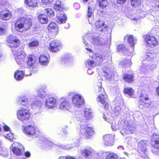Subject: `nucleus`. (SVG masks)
I'll return each mask as SVG.
<instances>
[{
	"instance_id": "obj_1",
	"label": "nucleus",
	"mask_w": 159,
	"mask_h": 159,
	"mask_svg": "<svg viewBox=\"0 0 159 159\" xmlns=\"http://www.w3.org/2000/svg\"><path fill=\"white\" fill-rule=\"evenodd\" d=\"M31 93H26L24 95L18 98L17 103L18 105L25 106L30 105L32 109L36 113H40L44 110L52 109L57 105V99L52 97L47 98L44 102V105L39 100H34V97Z\"/></svg>"
},
{
	"instance_id": "obj_2",
	"label": "nucleus",
	"mask_w": 159,
	"mask_h": 159,
	"mask_svg": "<svg viewBox=\"0 0 159 159\" xmlns=\"http://www.w3.org/2000/svg\"><path fill=\"white\" fill-rule=\"evenodd\" d=\"M92 57L95 60L96 62L91 59L86 61L85 62V66L86 69H93L102 62L108 61L109 60V58H110L109 54L108 53L102 55L99 53H94Z\"/></svg>"
},
{
	"instance_id": "obj_3",
	"label": "nucleus",
	"mask_w": 159,
	"mask_h": 159,
	"mask_svg": "<svg viewBox=\"0 0 159 159\" xmlns=\"http://www.w3.org/2000/svg\"><path fill=\"white\" fill-rule=\"evenodd\" d=\"M32 25L31 19L29 17H21L15 23V27L17 31L23 32L28 30Z\"/></svg>"
},
{
	"instance_id": "obj_4",
	"label": "nucleus",
	"mask_w": 159,
	"mask_h": 159,
	"mask_svg": "<svg viewBox=\"0 0 159 159\" xmlns=\"http://www.w3.org/2000/svg\"><path fill=\"white\" fill-rule=\"evenodd\" d=\"M17 116L20 121L24 123L27 122L30 117L29 111L24 107L20 108L17 110Z\"/></svg>"
},
{
	"instance_id": "obj_5",
	"label": "nucleus",
	"mask_w": 159,
	"mask_h": 159,
	"mask_svg": "<svg viewBox=\"0 0 159 159\" xmlns=\"http://www.w3.org/2000/svg\"><path fill=\"white\" fill-rule=\"evenodd\" d=\"M16 63L19 65L26 64V55L24 52V49L20 48L14 54Z\"/></svg>"
},
{
	"instance_id": "obj_6",
	"label": "nucleus",
	"mask_w": 159,
	"mask_h": 159,
	"mask_svg": "<svg viewBox=\"0 0 159 159\" xmlns=\"http://www.w3.org/2000/svg\"><path fill=\"white\" fill-rule=\"evenodd\" d=\"M80 128L79 133L87 139L91 138L95 134V132L93 127H88L86 125H81Z\"/></svg>"
},
{
	"instance_id": "obj_7",
	"label": "nucleus",
	"mask_w": 159,
	"mask_h": 159,
	"mask_svg": "<svg viewBox=\"0 0 159 159\" xmlns=\"http://www.w3.org/2000/svg\"><path fill=\"white\" fill-rule=\"evenodd\" d=\"M23 132L30 136L37 137L40 134L39 130L32 125H28L24 128Z\"/></svg>"
},
{
	"instance_id": "obj_8",
	"label": "nucleus",
	"mask_w": 159,
	"mask_h": 159,
	"mask_svg": "<svg viewBox=\"0 0 159 159\" xmlns=\"http://www.w3.org/2000/svg\"><path fill=\"white\" fill-rule=\"evenodd\" d=\"M151 140L154 146L152 152L154 154L159 156V135L153 134L152 136Z\"/></svg>"
},
{
	"instance_id": "obj_9",
	"label": "nucleus",
	"mask_w": 159,
	"mask_h": 159,
	"mask_svg": "<svg viewBox=\"0 0 159 159\" xmlns=\"http://www.w3.org/2000/svg\"><path fill=\"white\" fill-rule=\"evenodd\" d=\"M71 101L73 105L77 108L82 107L84 103L83 97L79 94L74 95L72 98Z\"/></svg>"
},
{
	"instance_id": "obj_10",
	"label": "nucleus",
	"mask_w": 159,
	"mask_h": 159,
	"mask_svg": "<svg viewBox=\"0 0 159 159\" xmlns=\"http://www.w3.org/2000/svg\"><path fill=\"white\" fill-rule=\"evenodd\" d=\"M95 25L96 29L99 31L101 34L107 33L108 27L107 25L105 24L103 21L99 20L96 22Z\"/></svg>"
},
{
	"instance_id": "obj_11",
	"label": "nucleus",
	"mask_w": 159,
	"mask_h": 159,
	"mask_svg": "<svg viewBox=\"0 0 159 159\" xmlns=\"http://www.w3.org/2000/svg\"><path fill=\"white\" fill-rule=\"evenodd\" d=\"M12 151L17 156L21 155L24 150L22 145L18 142L14 143L11 147Z\"/></svg>"
},
{
	"instance_id": "obj_12",
	"label": "nucleus",
	"mask_w": 159,
	"mask_h": 159,
	"mask_svg": "<svg viewBox=\"0 0 159 159\" xmlns=\"http://www.w3.org/2000/svg\"><path fill=\"white\" fill-rule=\"evenodd\" d=\"M7 44L11 47H16L20 45V41L15 36L11 35L7 40Z\"/></svg>"
},
{
	"instance_id": "obj_13",
	"label": "nucleus",
	"mask_w": 159,
	"mask_h": 159,
	"mask_svg": "<svg viewBox=\"0 0 159 159\" xmlns=\"http://www.w3.org/2000/svg\"><path fill=\"white\" fill-rule=\"evenodd\" d=\"M61 48V43L59 40L52 41L50 44L49 50L53 52H56L59 51Z\"/></svg>"
},
{
	"instance_id": "obj_14",
	"label": "nucleus",
	"mask_w": 159,
	"mask_h": 159,
	"mask_svg": "<svg viewBox=\"0 0 159 159\" xmlns=\"http://www.w3.org/2000/svg\"><path fill=\"white\" fill-rule=\"evenodd\" d=\"M145 41L147 45L151 47L156 46L158 44L157 39L152 36H146L145 38Z\"/></svg>"
},
{
	"instance_id": "obj_15",
	"label": "nucleus",
	"mask_w": 159,
	"mask_h": 159,
	"mask_svg": "<svg viewBox=\"0 0 159 159\" xmlns=\"http://www.w3.org/2000/svg\"><path fill=\"white\" fill-rule=\"evenodd\" d=\"M107 99V96L105 93L100 94L97 98V100L98 102L104 105V108L105 109L108 108Z\"/></svg>"
},
{
	"instance_id": "obj_16",
	"label": "nucleus",
	"mask_w": 159,
	"mask_h": 159,
	"mask_svg": "<svg viewBox=\"0 0 159 159\" xmlns=\"http://www.w3.org/2000/svg\"><path fill=\"white\" fill-rule=\"evenodd\" d=\"M114 135L111 134H107L103 137L104 144L107 146H111L114 144Z\"/></svg>"
},
{
	"instance_id": "obj_17",
	"label": "nucleus",
	"mask_w": 159,
	"mask_h": 159,
	"mask_svg": "<svg viewBox=\"0 0 159 159\" xmlns=\"http://www.w3.org/2000/svg\"><path fill=\"white\" fill-rule=\"evenodd\" d=\"M62 101L61 102L59 108L61 110L69 111L71 105L69 101L65 98H61Z\"/></svg>"
},
{
	"instance_id": "obj_18",
	"label": "nucleus",
	"mask_w": 159,
	"mask_h": 159,
	"mask_svg": "<svg viewBox=\"0 0 159 159\" xmlns=\"http://www.w3.org/2000/svg\"><path fill=\"white\" fill-rule=\"evenodd\" d=\"M12 16L11 12L8 10H4L0 11V19L7 20L10 19Z\"/></svg>"
},
{
	"instance_id": "obj_19",
	"label": "nucleus",
	"mask_w": 159,
	"mask_h": 159,
	"mask_svg": "<svg viewBox=\"0 0 159 159\" xmlns=\"http://www.w3.org/2000/svg\"><path fill=\"white\" fill-rule=\"evenodd\" d=\"M93 43L94 45L99 46H102L108 44L103 38L99 37H93Z\"/></svg>"
},
{
	"instance_id": "obj_20",
	"label": "nucleus",
	"mask_w": 159,
	"mask_h": 159,
	"mask_svg": "<svg viewBox=\"0 0 159 159\" xmlns=\"http://www.w3.org/2000/svg\"><path fill=\"white\" fill-rule=\"evenodd\" d=\"M67 17L63 12H60L59 14H57L56 21L57 23L59 24L65 23Z\"/></svg>"
},
{
	"instance_id": "obj_21",
	"label": "nucleus",
	"mask_w": 159,
	"mask_h": 159,
	"mask_svg": "<svg viewBox=\"0 0 159 159\" xmlns=\"http://www.w3.org/2000/svg\"><path fill=\"white\" fill-rule=\"evenodd\" d=\"M148 98L145 97L143 95L140 96V101L139 103V107L142 108L143 107H149L150 105V103L146 102L144 101H148Z\"/></svg>"
},
{
	"instance_id": "obj_22",
	"label": "nucleus",
	"mask_w": 159,
	"mask_h": 159,
	"mask_svg": "<svg viewBox=\"0 0 159 159\" xmlns=\"http://www.w3.org/2000/svg\"><path fill=\"white\" fill-rule=\"evenodd\" d=\"M147 141L145 140H141L138 143V148L139 150L142 152L144 154L146 153Z\"/></svg>"
},
{
	"instance_id": "obj_23",
	"label": "nucleus",
	"mask_w": 159,
	"mask_h": 159,
	"mask_svg": "<svg viewBox=\"0 0 159 159\" xmlns=\"http://www.w3.org/2000/svg\"><path fill=\"white\" fill-rule=\"evenodd\" d=\"M24 75L28 76L30 75L31 74H27L25 71L23 72V71L17 70L15 72L14 77L17 80H20L23 79Z\"/></svg>"
},
{
	"instance_id": "obj_24",
	"label": "nucleus",
	"mask_w": 159,
	"mask_h": 159,
	"mask_svg": "<svg viewBox=\"0 0 159 159\" xmlns=\"http://www.w3.org/2000/svg\"><path fill=\"white\" fill-rule=\"evenodd\" d=\"M153 56L151 53H148L146 54L143 58V66L147 65L148 63L149 64V62H152Z\"/></svg>"
},
{
	"instance_id": "obj_25",
	"label": "nucleus",
	"mask_w": 159,
	"mask_h": 159,
	"mask_svg": "<svg viewBox=\"0 0 159 159\" xmlns=\"http://www.w3.org/2000/svg\"><path fill=\"white\" fill-rule=\"evenodd\" d=\"M125 41H127L131 46L134 47L136 42V40L133 37V35H127L124 38Z\"/></svg>"
},
{
	"instance_id": "obj_26",
	"label": "nucleus",
	"mask_w": 159,
	"mask_h": 159,
	"mask_svg": "<svg viewBox=\"0 0 159 159\" xmlns=\"http://www.w3.org/2000/svg\"><path fill=\"white\" fill-rule=\"evenodd\" d=\"M48 30L49 32H54L55 31L56 34H57L58 31V29L57 25L54 22L51 23L48 27Z\"/></svg>"
},
{
	"instance_id": "obj_27",
	"label": "nucleus",
	"mask_w": 159,
	"mask_h": 159,
	"mask_svg": "<svg viewBox=\"0 0 159 159\" xmlns=\"http://www.w3.org/2000/svg\"><path fill=\"white\" fill-rule=\"evenodd\" d=\"M84 115L85 121L90 120L93 117V113L90 109H86L84 111Z\"/></svg>"
},
{
	"instance_id": "obj_28",
	"label": "nucleus",
	"mask_w": 159,
	"mask_h": 159,
	"mask_svg": "<svg viewBox=\"0 0 159 159\" xmlns=\"http://www.w3.org/2000/svg\"><path fill=\"white\" fill-rule=\"evenodd\" d=\"M54 7L56 11L57 14H59L60 12H63V7L61 5L60 1H57L56 2Z\"/></svg>"
},
{
	"instance_id": "obj_29",
	"label": "nucleus",
	"mask_w": 159,
	"mask_h": 159,
	"mask_svg": "<svg viewBox=\"0 0 159 159\" xmlns=\"http://www.w3.org/2000/svg\"><path fill=\"white\" fill-rule=\"evenodd\" d=\"M39 62L41 65L47 66L48 63V58L44 55H41L39 57Z\"/></svg>"
},
{
	"instance_id": "obj_30",
	"label": "nucleus",
	"mask_w": 159,
	"mask_h": 159,
	"mask_svg": "<svg viewBox=\"0 0 159 159\" xmlns=\"http://www.w3.org/2000/svg\"><path fill=\"white\" fill-rule=\"evenodd\" d=\"M149 64L148 63L147 65H143L141 66V70L142 71H143L145 70V68L147 69H149L151 70H152L155 68L156 66V65L155 64H153L152 63V62H149Z\"/></svg>"
},
{
	"instance_id": "obj_31",
	"label": "nucleus",
	"mask_w": 159,
	"mask_h": 159,
	"mask_svg": "<svg viewBox=\"0 0 159 159\" xmlns=\"http://www.w3.org/2000/svg\"><path fill=\"white\" fill-rule=\"evenodd\" d=\"M39 21L42 24H46L48 22V19L47 15L45 14H41L38 16Z\"/></svg>"
},
{
	"instance_id": "obj_32",
	"label": "nucleus",
	"mask_w": 159,
	"mask_h": 159,
	"mask_svg": "<svg viewBox=\"0 0 159 159\" xmlns=\"http://www.w3.org/2000/svg\"><path fill=\"white\" fill-rule=\"evenodd\" d=\"M36 60V58L34 55H30L28 58V61L27 62V64L31 66L35 64Z\"/></svg>"
},
{
	"instance_id": "obj_33",
	"label": "nucleus",
	"mask_w": 159,
	"mask_h": 159,
	"mask_svg": "<svg viewBox=\"0 0 159 159\" xmlns=\"http://www.w3.org/2000/svg\"><path fill=\"white\" fill-rule=\"evenodd\" d=\"M25 2L27 6L33 7H36L37 5L36 0H25Z\"/></svg>"
},
{
	"instance_id": "obj_34",
	"label": "nucleus",
	"mask_w": 159,
	"mask_h": 159,
	"mask_svg": "<svg viewBox=\"0 0 159 159\" xmlns=\"http://www.w3.org/2000/svg\"><path fill=\"white\" fill-rule=\"evenodd\" d=\"M92 151L93 150L91 148L81 150V153L82 156L87 157L91 154Z\"/></svg>"
},
{
	"instance_id": "obj_35",
	"label": "nucleus",
	"mask_w": 159,
	"mask_h": 159,
	"mask_svg": "<svg viewBox=\"0 0 159 159\" xmlns=\"http://www.w3.org/2000/svg\"><path fill=\"white\" fill-rule=\"evenodd\" d=\"M123 78L125 81L128 83H131L134 81V77L132 75L125 74L124 75Z\"/></svg>"
},
{
	"instance_id": "obj_36",
	"label": "nucleus",
	"mask_w": 159,
	"mask_h": 159,
	"mask_svg": "<svg viewBox=\"0 0 159 159\" xmlns=\"http://www.w3.org/2000/svg\"><path fill=\"white\" fill-rule=\"evenodd\" d=\"M124 92L127 96L131 97L134 94V90L131 88L127 87L124 89Z\"/></svg>"
},
{
	"instance_id": "obj_37",
	"label": "nucleus",
	"mask_w": 159,
	"mask_h": 159,
	"mask_svg": "<svg viewBox=\"0 0 159 159\" xmlns=\"http://www.w3.org/2000/svg\"><path fill=\"white\" fill-rule=\"evenodd\" d=\"M103 75L108 79H111L113 75V72L111 71L109 69H107L106 71L103 70Z\"/></svg>"
},
{
	"instance_id": "obj_38",
	"label": "nucleus",
	"mask_w": 159,
	"mask_h": 159,
	"mask_svg": "<svg viewBox=\"0 0 159 159\" xmlns=\"http://www.w3.org/2000/svg\"><path fill=\"white\" fill-rule=\"evenodd\" d=\"M87 17L88 18V20L89 23L90 24H92L93 23V19L91 17L92 15V9L90 6L88 7V10L87 11Z\"/></svg>"
},
{
	"instance_id": "obj_39",
	"label": "nucleus",
	"mask_w": 159,
	"mask_h": 159,
	"mask_svg": "<svg viewBox=\"0 0 159 159\" xmlns=\"http://www.w3.org/2000/svg\"><path fill=\"white\" fill-rule=\"evenodd\" d=\"M8 153L7 149L1 146V143L0 142V155L4 157H7Z\"/></svg>"
},
{
	"instance_id": "obj_40",
	"label": "nucleus",
	"mask_w": 159,
	"mask_h": 159,
	"mask_svg": "<svg viewBox=\"0 0 159 159\" xmlns=\"http://www.w3.org/2000/svg\"><path fill=\"white\" fill-rule=\"evenodd\" d=\"M38 95L40 98H43L46 96V94L45 91L44 89H40L37 92Z\"/></svg>"
},
{
	"instance_id": "obj_41",
	"label": "nucleus",
	"mask_w": 159,
	"mask_h": 159,
	"mask_svg": "<svg viewBox=\"0 0 159 159\" xmlns=\"http://www.w3.org/2000/svg\"><path fill=\"white\" fill-rule=\"evenodd\" d=\"M131 4L135 7H138L141 3V0H131Z\"/></svg>"
},
{
	"instance_id": "obj_42",
	"label": "nucleus",
	"mask_w": 159,
	"mask_h": 159,
	"mask_svg": "<svg viewBox=\"0 0 159 159\" xmlns=\"http://www.w3.org/2000/svg\"><path fill=\"white\" fill-rule=\"evenodd\" d=\"M43 11L44 13H46L50 17H52L54 16V12L50 8L44 9Z\"/></svg>"
},
{
	"instance_id": "obj_43",
	"label": "nucleus",
	"mask_w": 159,
	"mask_h": 159,
	"mask_svg": "<svg viewBox=\"0 0 159 159\" xmlns=\"http://www.w3.org/2000/svg\"><path fill=\"white\" fill-rule=\"evenodd\" d=\"M91 37V34L89 33H87L85 34L83 37V42L86 45H87L88 43L86 41L88 40Z\"/></svg>"
},
{
	"instance_id": "obj_44",
	"label": "nucleus",
	"mask_w": 159,
	"mask_h": 159,
	"mask_svg": "<svg viewBox=\"0 0 159 159\" xmlns=\"http://www.w3.org/2000/svg\"><path fill=\"white\" fill-rule=\"evenodd\" d=\"M118 156L115 154L113 153H111L108 154L106 159H117Z\"/></svg>"
},
{
	"instance_id": "obj_45",
	"label": "nucleus",
	"mask_w": 159,
	"mask_h": 159,
	"mask_svg": "<svg viewBox=\"0 0 159 159\" xmlns=\"http://www.w3.org/2000/svg\"><path fill=\"white\" fill-rule=\"evenodd\" d=\"M3 135L5 138L9 140L10 141H13L14 137L12 133H4Z\"/></svg>"
},
{
	"instance_id": "obj_46",
	"label": "nucleus",
	"mask_w": 159,
	"mask_h": 159,
	"mask_svg": "<svg viewBox=\"0 0 159 159\" xmlns=\"http://www.w3.org/2000/svg\"><path fill=\"white\" fill-rule=\"evenodd\" d=\"M76 118L77 120L80 122H85V119L84 116V115L82 114H80L76 115Z\"/></svg>"
},
{
	"instance_id": "obj_47",
	"label": "nucleus",
	"mask_w": 159,
	"mask_h": 159,
	"mask_svg": "<svg viewBox=\"0 0 159 159\" xmlns=\"http://www.w3.org/2000/svg\"><path fill=\"white\" fill-rule=\"evenodd\" d=\"M103 117L105 120L110 123L111 122L113 119L112 117L108 115H105L103 114Z\"/></svg>"
},
{
	"instance_id": "obj_48",
	"label": "nucleus",
	"mask_w": 159,
	"mask_h": 159,
	"mask_svg": "<svg viewBox=\"0 0 159 159\" xmlns=\"http://www.w3.org/2000/svg\"><path fill=\"white\" fill-rule=\"evenodd\" d=\"M99 2L100 6L103 9L105 8L107 5L106 0H100Z\"/></svg>"
},
{
	"instance_id": "obj_49",
	"label": "nucleus",
	"mask_w": 159,
	"mask_h": 159,
	"mask_svg": "<svg viewBox=\"0 0 159 159\" xmlns=\"http://www.w3.org/2000/svg\"><path fill=\"white\" fill-rule=\"evenodd\" d=\"M39 43V42L37 40L34 41L28 44L29 47L31 48L37 46Z\"/></svg>"
},
{
	"instance_id": "obj_50",
	"label": "nucleus",
	"mask_w": 159,
	"mask_h": 159,
	"mask_svg": "<svg viewBox=\"0 0 159 159\" xmlns=\"http://www.w3.org/2000/svg\"><path fill=\"white\" fill-rule=\"evenodd\" d=\"M125 47H124V45L122 44H120L117 46V51L118 52H120V51H125Z\"/></svg>"
},
{
	"instance_id": "obj_51",
	"label": "nucleus",
	"mask_w": 159,
	"mask_h": 159,
	"mask_svg": "<svg viewBox=\"0 0 159 159\" xmlns=\"http://www.w3.org/2000/svg\"><path fill=\"white\" fill-rule=\"evenodd\" d=\"M102 86V80H99V83L98 84V90L99 92L102 93L104 91V89L101 87Z\"/></svg>"
},
{
	"instance_id": "obj_52",
	"label": "nucleus",
	"mask_w": 159,
	"mask_h": 159,
	"mask_svg": "<svg viewBox=\"0 0 159 159\" xmlns=\"http://www.w3.org/2000/svg\"><path fill=\"white\" fill-rule=\"evenodd\" d=\"M111 129L113 131H116L119 129V126L117 123L116 124L113 122L112 123Z\"/></svg>"
},
{
	"instance_id": "obj_53",
	"label": "nucleus",
	"mask_w": 159,
	"mask_h": 159,
	"mask_svg": "<svg viewBox=\"0 0 159 159\" xmlns=\"http://www.w3.org/2000/svg\"><path fill=\"white\" fill-rule=\"evenodd\" d=\"M116 111L114 113L112 114V116H117L119 114L118 111L120 110V107L119 106L115 108Z\"/></svg>"
},
{
	"instance_id": "obj_54",
	"label": "nucleus",
	"mask_w": 159,
	"mask_h": 159,
	"mask_svg": "<svg viewBox=\"0 0 159 159\" xmlns=\"http://www.w3.org/2000/svg\"><path fill=\"white\" fill-rule=\"evenodd\" d=\"M53 0H42V3L45 5L50 4Z\"/></svg>"
},
{
	"instance_id": "obj_55",
	"label": "nucleus",
	"mask_w": 159,
	"mask_h": 159,
	"mask_svg": "<svg viewBox=\"0 0 159 159\" xmlns=\"http://www.w3.org/2000/svg\"><path fill=\"white\" fill-rule=\"evenodd\" d=\"M125 64L126 66H130L132 64L131 60L130 59H126L125 63Z\"/></svg>"
},
{
	"instance_id": "obj_56",
	"label": "nucleus",
	"mask_w": 159,
	"mask_h": 159,
	"mask_svg": "<svg viewBox=\"0 0 159 159\" xmlns=\"http://www.w3.org/2000/svg\"><path fill=\"white\" fill-rule=\"evenodd\" d=\"M3 129L4 130V133H6V132H9L10 128L8 126L5 125L3 126Z\"/></svg>"
},
{
	"instance_id": "obj_57",
	"label": "nucleus",
	"mask_w": 159,
	"mask_h": 159,
	"mask_svg": "<svg viewBox=\"0 0 159 159\" xmlns=\"http://www.w3.org/2000/svg\"><path fill=\"white\" fill-rule=\"evenodd\" d=\"M155 7L157 10H159V0L155 2Z\"/></svg>"
},
{
	"instance_id": "obj_58",
	"label": "nucleus",
	"mask_w": 159,
	"mask_h": 159,
	"mask_svg": "<svg viewBox=\"0 0 159 159\" xmlns=\"http://www.w3.org/2000/svg\"><path fill=\"white\" fill-rule=\"evenodd\" d=\"M17 11L20 14H24L25 13V11L22 9H19L17 10Z\"/></svg>"
},
{
	"instance_id": "obj_59",
	"label": "nucleus",
	"mask_w": 159,
	"mask_h": 159,
	"mask_svg": "<svg viewBox=\"0 0 159 159\" xmlns=\"http://www.w3.org/2000/svg\"><path fill=\"white\" fill-rule=\"evenodd\" d=\"M5 32V29L0 26V35H2Z\"/></svg>"
},
{
	"instance_id": "obj_60",
	"label": "nucleus",
	"mask_w": 159,
	"mask_h": 159,
	"mask_svg": "<svg viewBox=\"0 0 159 159\" xmlns=\"http://www.w3.org/2000/svg\"><path fill=\"white\" fill-rule=\"evenodd\" d=\"M126 0H116L117 2L118 3L123 4L125 3Z\"/></svg>"
},
{
	"instance_id": "obj_61",
	"label": "nucleus",
	"mask_w": 159,
	"mask_h": 159,
	"mask_svg": "<svg viewBox=\"0 0 159 159\" xmlns=\"http://www.w3.org/2000/svg\"><path fill=\"white\" fill-rule=\"evenodd\" d=\"M93 69H87V72L88 74L89 75H91L93 73V71L92 70Z\"/></svg>"
},
{
	"instance_id": "obj_62",
	"label": "nucleus",
	"mask_w": 159,
	"mask_h": 159,
	"mask_svg": "<svg viewBox=\"0 0 159 159\" xmlns=\"http://www.w3.org/2000/svg\"><path fill=\"white\" fill-rule=\"evenodd\" d=\"M6 3V0H0V5H4Z\"/></svg>"
},
{
	"instance_id": "obj_63",
	"label": "nucleus",
	"mask_w": 159,
	"mask_h": 159,
	"mask_svg": "<svg viewBox=\"0 0 159 159\" xmlns=\"http://www.w3.org/2000/svg\"><path fill=\"white\" fill-rule=\"evenodd\" d=\"M131 20L133 21V23H135L138 20H139L138 19H137L136 18L134 17L131 19Z\"/></svg>"
},
{
	"instance_id": "obj_64",
	"label": "nucleus",
	"mask_w": 159,
	"mask_h": 159,
	"mask_svg": "<svg viewBox=\"0 0 159 159\" xmlns=\"http://www.w3.org/2000/svg\"><path fill=\"white\" fill-rule=\"evenodd\" d=\"M25 156L27 157H30V152H26L25 153Z\"/></svg>"
}]
</instances>
